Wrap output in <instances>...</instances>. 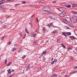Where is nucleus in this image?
<instances>
[{"mask_svg": "<svg viewBox=\"0 0 77 77\" xmlns=\"http://www.w3.org/2000/svg\"><path fill=\"white\" fill-rule=\"evenodd\" d=\"M49 18H51L52 20H55V17L53 15L50 16H49Z\"/></svg>", "mask_w": 77, "mask_h": 77, "instance_id": "8", "label": "nucleus"}, {"mask_svg": "<svg viewBox=\"0 0 77 77\" xmlns=\"http://www.w3.org/2000/svg\"><path fill=\"white\" fill-rule=\"evenodd\" d=\"M66 34L67 35V36L71 35V32H66Z\"/></svg>", "mask_w": 77, "mask_h": 77, "instance_id": "12", "label": "nucleus"}, {"mask_svg": "<svg viewBox=\"0 0 77 77\" xmlns=\"http://www.w3.org/2000/svg\"><path fill=\"white\" fill-rule=\"evenodd\" d=\"M11 64V63H8V64L7 65V66H9Z\"/></svg>", "mask_w": 77, "mask_h": 77, "instance_id": "30", "label": "nucleus"}, {"mask_svg": "<svg viewBox=\"0 0 77 77\" xmlns=\"http://www.w3.org/2000/svg\"><path fill=\"white\" fill-rule=\"evenodd\" d=\"M7 2H9V1H11V0H7Z\"/></svg>", "mask_w": 77, "mask_h": 77, "instance_id": "58", "label": "nucleus"}, {"mask_svg": "<svg viewBox=\"0 0 77 77\" xmlns=\"http://www.w3.org/2000/svg\"><path fill=\"white\" fill-rule=\"evenodd\" d=\"M27 67L29 69L32 68V67H31L30 65H28Z\"/></svg>", "mask_w": 77, "mask_h": 77, "instance_id": "23", "label": "nucleus"}, {"mask_svg": "<svg viewBox=\"0 0 77 77\" xmlns=\"http://www.w3.org/2000/svg\"><path fill=\"white\" fill-rule=\"evenodd\" d=\"M21 50H22V48H20L19 50V51H21Z\"/></svg>", "mask_w": 77, "mask_h": 77, "instance_id": "55", "label": "nucleus"}, {"mask_svg": "<svg viewBox=\"0 0 77 77\" xmlns=\"http://www.w3.org/2000/svg\"><path fill=\"white\" fill-rule=\"evenodd\" d=\"M69 5V4H67V5H66V8H70L71 7V5Z\"/></svg>", "mask_w": 77, "mask_h": 77, "instance_id": "14", "label": "nucleus"}, {"mask_svg": "<svg viewBox=\"0 0 77 77\" xmlns=\"http://www.w3.org/2000/svg\"><path fill=\"white\" fill-rule=\"evenodd\" d=\"M6 18H9V16H8V15H6Z\"/></svg>", "mask_w": 77, "mask_h": 77, "instance_id": "43", "label": "nucleus"}, {"mask_svg": "<svg viewBox=\"0 0 77 77\" xmlns=\"http://www.w3.org/2000/svg\"><path fill=\"white\" fill-rule=\"evenodd\" d=\"M38 43H39V42L38 41H36L34 42V44H35V45H38Z\"/></svg>", "mask_w": 77, "mask_h": 77, "instance_id": "15", "label": "nucleus"}, {"mask_svg": "<svg viewBox=\"0 0 77 77\" xmlns=\"http://www.w3.org/2000/svg\"><path fill=\"white\" fill-rule=\"evenodd\" d=\"M14 0H10V1H11V2H13V1H14Z\"/></svg>", "mask_w": 77, "mask_h": 77, "instance_id": "61", "label": "nucleus"}, {"mask_svg": "<svg viewBox=\"0 0 77 77\" xmlns=\"http://www.w3.org/2000/svg\"><path fill=\"white\" fill-rule=\"evenodd\" d=\"M52 2L53 3H56V1H52Z\"/></svg>", "mask_w": 77, "mask_h": 77, "instance_id": "34", "label": "nucleus"}, {"mask_svg": "<svg viewBox=\"0 0 77 77\" xmlns=\"http://www.w3.org/2000/svg\"><path fill=\"white\" fill-rule=\"evenodd\" d=\"M61 45H62V47L64 48H66V47L63 45V44L62 43L61 44Z\"/></svg>", "mask_w": 77, "mask_h": 77, "instance_id": "19", "label": "nucleus"}, {"mask_svg": "<svg viewBox=\"0 0 77 77\" xmlns=\"http://www.w3.org/2000/svg\"><path fill=\"white\" fill-rule=\"evenodd\" d=\"M19 5H20V4H15V7H16V8H17V6H18Z\"/></svg>", "mask_w": 77, "mask_h": 77, "instance_id": "24", "label": "nucleus"}, {"mask_svg": "<svg viewBox=\"0 0 77 77\" xmlns=\"http://www.w3.org/2000/svg\"><path fill=\"white\" fill-rule=\"evenodd\" d=\"M34 15H35V14H33L32 16L31 17V18H33V17H34Z\"/></svg>", "mask_w": 77, "mask_h": 77, "instance_id": "44", "label": "nucleus"}, {"mask_svg": "<svg viewBox=\"0 0 77 77\" xmlns=\"http://www.w3.org/2000/svg\"><path fill=\"white\" fill-rule=\"evenodd\" d=\"M75 39H76L77 40V38H75Z\"/></svg>", "mask_w": 77, "mask_h": 77, "instance_id": "63", "label": "nucleus"}, {"mask_svg": "<svg viewBox=\"0 0 77 77\" xmlns=\"http://www.w3.org/2000/svg\"><path fill=\"white\" fill-rule=\"evenodd\" d=\"M59 9L60 11L61 12H65L66 11V10L63 7H60L59 8Z\"/></svg>", "mask_w": 77, "mask_h": 77, "instance_id": "4", "label": "nucleus"}, {"mask_svg": "<svg viewBox=\"0 0 77 77\" xmlns=\"http://www.w3.org/2000/svg\"><path fill=\"white\" fill-rule=\"evenodd\" d=\"M53 60V58H51V60L52 61V60Z\"/></svg>", "mask_w": 77, "mask_h": 77, "instance_id": "59", "label": "nucleus"}, {"mask_svg": "<svg viewBox=\"0 0 77 77\" xmlns=\"http://www.w3.org/2000/svg\"><path fill=\"white\" fill-rule=\"evenodd\" d=\"M3 3H3L2 1V2L0 3V5H2V4H3Z\"/></svg>", "mask_w": 77, "mask_h": 77, "instance_id": "49", "label": "nucleus"}, {"mask_svg": "<svg viewBox=\"0 0 77 77\" xmlns=\"http://www.w3.org/2000/svg\"><path fill=\"white\" fill-rule=\"evenodd\" d=\"M51 77H55L54 75L52 74V75L51 76Z\"/></svg>", "mask_w": 77, "mask_h": 77, "instance_id": "54", "label": "nucleus"}, {"mask_svg": "<svg viewBox=\"0 0 77 77\" xmlns=\"http://www.w3.org/2000/svg\"><path fill=\"white\" fill-rule=\"evenodd\" d=\"M54 76V77H57V74H56L55 73H53V74Z\"/></svg>", "mask_w": 77, "mask_h": 77, "instance_id": "25", "label": "nucleus"}, {"mask_svg": "<svg viewBox=\"0 0 77 77\" xmlns=\"http://www.w3.org/2000/svg\"><path fill=\"white\" fill-rule=\"evenodd\" d=\"M29 24L30 25V26H32V23L30 22L29 23Z\"/></svg>", "mask_w": 77, "mask_h": 77, "instance_id": "48", "label": "nucleus"}, {"mask_svg": "<svg viewBox=\"0 0 77 77\" xmlns=\"http://www.w3.org/2000/svg\"><path fill=\"white\" fill-rule=\"evenodd\" d=\"M22 3H23V4H25V3H26V2L25 1H24L22 2Z\"/></svg>", "mask_w": 77, "mask_h": 77, "instance_id": "33", "label": "nucleus"}, {"mask_svg": "<svg viewBox=\"0 0 77 77\" xmlns=\"http://www.w3.org/2000/svg\"><path fill=\"white\" fill-rule=\"evenodd\" d=\"M77 17L76 16H73L72 17V21L71 23L73 24H74V23H76V22H77Z\"/></svg>", "mask_w": 77, "mask_h": 77, "instance_id": "3", "label": "nucleus"}, {"mask_svg": "<svg viewBox=\"0 0 77 77\" xmlns=\"http://www.w3.org/2000/svg\"><path fill=\"white\" fill-rule=\"evenodd\" d=\"M2 22H3V21H2V20H0V23H2Z\"/></svg>", "mask_w": 77, "mask_h": 77, "instance_id": "51", "label": "nucleus"}, {"mask_svg": "<svg viewBox=\"0 0 77 77\" xmlns=\"http://www.w3.org/2000/svg\"><path fill=\"white\" fill-rule=\"evenodd\" d=\"M42 10L45 12H50L51 10L50 9V8L48 7H44L42 8Z\"/></svg>", "mask_w": 77, "mask_h": 77, "instance_id": "2", "label": "nucleus"}, {"mask_svg": "<svg viewBox=\"0 0 77 77\" xmlns=\"http://www.w3.org/2000/svg\"><path fill=\"white\" fill-rule=\"evenodd\" d=\"M54 63V61H53L51 62V65H53Z\"/></svg>", "mask_w": 77, "mask_h": 77, "instance_id": "35", "label": "nucleus"}, {"mask_svg": "<svg viewBox=\"0 0 77 77\" xmlns=\"http://www.w3.org/2000/svg\"><path fill=\"white\" fill-rule=\"evenodd\" d=\"M68 4L66 3H62L60 5L61 6H65L66 7V5H67Z\"/></svg>", "mask_w": 77, "mask_h": 77, "instance_id": "9", "label": "nucleus"}, {"mask_svg": "<svg viewBox=\"0 0 77 77\" xmlns=\"http://www.w3.org/2000/svg\"><path fill=\"white\" fill-rule=\"evenodd\" d=\"M26 32L27 33H28V34H29V31H27Z\"/></svg>", "mask_w": 77, "mask_h": 77, "instance_id": "52", "label": "nucleus"}, {"mask_svg": "<svg viewBox=\"0 0 77 77\" xmlns=\"http://www.w3.org/2000/svg\"><path fill=\"white\" fill-rule=\"evenodd\" d=\"M35 21L36 22H37V23H38V18H37L35 19Z\"/></svg>", "mask_w": 77, "mask_h": 77, "instance_id": "27", "label": "nucleus"}, {"mask_svg": "<svg viewBox=\"0 0 77 77\" xmlns=\"http://www.w3.org/2000/svg\"><path fill=\"white\" fill-rule=\"evenodd\" d=\"M76 72V71H73L72 72V74H74V73Z\"/></svg>", "mask_w": 77, "mask_h": 77, "instance_id": "37", "label": "nucleus"}, {"mask_svg": "<svg viewBox=\"0 0 77 77\" xmlns=\"http://www.w3.org/2000/svg\"><path fill=\"white\" fill-rule=\"evenodd\" d=\"M62 34L63 35H64V36H65V37H66V38H67V37H68V35H66V33H65L63 32H62Z\"/></svg>", "mask_w": 77, "mask_h": 77, "instance_id": "10", "label": "nucleus"}, {"mask_svg": "<svg viewBox=\"0 0 77 77\" xmlns=\"http://www.w3.org/2000/svg\"><path fill=\"white\" fill-rule=\"evenodd\" d=\"M12 71H13V72H14V70H13V69H12Z\"/></svg>", "mask_w": 77, "mask_h": 77, "instance_id": "62", "label": "nucleus"}, {"mask_svg": "<svg viewBox=\"0 0 77 77\" xmlns=\"http://www.w3.org/2000/svg\"><path fill=\"white\" fill-rule=\"evenodd\" d=\"M27 31H28L27 29V28H25V32H27Z\"/></svg>", "mask_w": 77, "mask_h": 77, "instance_id": "42", "label": "nucleus"}, {"mask_svg": "<svg viewBox=\"0 0 77 77\" xmlns=\"http://www.w3.org/2000/svg\"><path fill=\"white\" fill-rule=\"evenodd\" d=\"M42 30H43V32H45V28H43V29H42Z\"/></svg>", "mask_w": 77, "mask_h": 77, "instance_id": "28", "label": "nucleus"}, {"mask_svg": "<svg viewBox=\"0 0 77 77\" xmlns=\"http://www.w3.org/2000/svg\"><path fill=\"white\" fill-rule=\"evenodd\" d=\"M6 63H7V60L6 59L5 60V63L6 64Z\"/></svg>", "mask_w": 77, "mask_h": 77, "instance_id": "36", "label": "nucleus"}, {"mask_svg": "<svg viewBox=\"0 0 77 77\" xmlns=\"http://www.w3.org/2000/svg\"><path fill=\"white\" fill-rule=\"evenodd\" d=\"M54 62H57V59H56V58L54 59V60L53 61Z\"/></svg>", "mask_w": 77, "mask_h": 77, "instance_id": "20", "label": "nucleus"}, {"mask_svg": "<svg viewBox=\"0 0 77 77\" xmlns=\"http://www.w3.org/2000/svg\"><path fill=\"white\" fill-rule=\"evenodd\" d=\"M62 22L64 23H68V22H69L71 21V18L70 17H66V19H63Z\"/></svg>", "mask_w": 77, "mask_h": 77, "instance_id": "1", "label": "nucleus"}, {"mask_svg": "<svg viewBox=\"0 0 77 77\" xmlns=\"http://www.w3.org/2000/svg\"><path fill=\"white\" fill-rule=\"evenodd\" d=\"M46 26H48V27H51V26L50 25V24H48V25H47Z\"/></svg>", "mask_w": 77, "mask_h": 77, "instance_id": "26", "label": "nucleus"}, {"mask_svg": "<svg viewBox=\"0 0 77 77\" xmlns=\"http://www.w3.org/2000/svg\"><path fill=\"white\" fill-rule=\"evenodd\" d=\"M8 45H10V44H11V42H8Z\"/></svg>", "mask_w": 77, "mask_h": 77, "instance_id": "38", "label": "nucleus"}, {"mask_svg": "<svg viewBox=\"0 0 77 77\" xmlns=\"http://www.w3.org/2000/svg\"><path fill=\"white\" fill-rule=\"evenodd\" d=\"M17 46V44L16 43L14 45V46Z\"/></svg>", "mask_w": 77, "mask_h": 77, "instance_id": "53", "label": "nucleus"}, {"mask_svg": "<svg viewBox=\"0 0 77 77\" xmlns=\"http://www.w3.org/2000/svg\"><path fill=\"white\" fill-rule=\"evenodd\" d=\"M26 56L25 55L23 57H22V59H24V58H25V57H26Z\"/></svg>", "mask_w": 77, "mask_h": 77, "instance_id": "40", "label": "nucleus"}, {"mask_svg": "<svg viewBox=\"0 0 77 77\" xmlns=\"http://www.w3.org/2000/svg\"><path fill=\"white\" fill-rule=\"evenodd\" d=\"M75 27L76 28H77V26H75Z\"/></svg>", "mask_w": 77, "mask_h": 77, "instance_id": "64", "label": "nucleus"}, {"mask_svg": "<svg viewBox=\"0 0 77 77\" xmlns=\"http://www.w3.org/2000/svg\"><path fill=\"white\" fill-rule=\"evenodd\" d=\"M75 50H76L77 51V48H75Z\"/></svg>", "mask_w": 77, "mask_h": 77, "instance_id": "57", "label": "nucleus"}, {"mask_svg": "<svg viewBox=\"0 0 77 77\" xmlns=\"http://www.w3.org/2000/svg\"><path fill=\"white\" fill-rule=\"evenodd\" d=\"M25 38H26V37L25 36H24V37L23 38V39H24Z\"/></svg>", "mask_w": 77, "mask_h": 77, "instance_id": "60", "label": "nucleus"}, {"mask_svg": "<svg viewBox=\"0 0 77 77\" xmlns=\"http://www.w3.org/2000/svg\"><path fill=\"white\" fill-rule=\"evenodd\" d=\"M50 24L51 25V26L52 27V26H53V23H50Z\"/></svg>", "mask_w": 77, "mask_h": 77, "instance_id": "31", "label": "nucleus"}, {"mask_svg": "<svg viewBox=\"0 0 77 77\" xmlns=\"http://www.w3.org/2000/svg\"><path fill=\"white\" fill-rule=\"evenodd\" d=\"M19 34L20 35V36H22V33H21V32H20Z\"/></svg>", "mask_w": 77, "mask_h": 77, "instance_id": "41", "label": "nucleus"}, {"mask_svg": "<svg viewBox=\"0 0 77 77\" xmlns=\"http://www.w3.org/2000/svg\"><path fill=\"white\" fill-rule=\"evenodd\" d=\"M76 68H77V66L73 67V69H76Z\"/></svg>", "mask_w": 77, "mask_h": 77, "instance_id": "47", "label": "nucleus"}, {"mask_svg": "<svg viewBox=\"0 0 77 77\" xmlns=\"http://www.w3.org/2000/svg\"><path fill=\"white\" fill-rule=\"evenodd\" d=\"M11 69H8L7 70L8 73L7 74V75L8 76L9 75H10V74H11V73L12 72L11 71Z\"/></svg>", "mask_w": 77, "mask_h": 77, "instance_id": "6", "label": "nucleus"}, {"mask_svg": "<svg viewBox=\"0 0 77 77\" xmlns=\"http://www.w3.org/2000/svg\"><path fill=\"white\" fill-rule=\"evenodd\" d=\"M69 38H71V39H72V40H74V39H75V37L74 36H70L69 37Z\"/></svg>", "mask_w": 77, "mask_h": 77, "instance_id": "13", "label": "nucleus"}, {"mask_svg": "<svg viewBox=\"0 0 77 77\" xmlns=\"http://www.w3.org/2000/svg\"><path fill=\"white\" fill-rule=\"evenodd\" d=\"M29 69L28 68V67L26 68V71H29Z\"/></svg>", "mask_w": 77, "mask_h": 77, "instance_id": "32", "label": "nucleus"}, {"mask_svg": "<svg viewBox=\"0 0 77 77\" xmlns=\"http://www.w3.org/2000/svg\"><path fill=\"white\" fill-rule=\"evenodd\" d=\"M2 2L3 3H5V0L0 1V2Z\"/></svg>", "mask_w": 77, "mask_h": 77, "instance_id": "29", "label": "nucleus"}, {"mask_svg": "<svg viewBox=\"0 0 77 77\" xmlns=\"http://www.w3.org/2000/svg\"><path fill=\"white\" fill-rule=\"evenodd\" d=\"M68 48V50L69 51V50H71V48L69 47Z\"/></svg>", "mask_w": 77, "mask_h": 77, "instance_id": "39", "label": "nucleus"}, {"mask_svg": "<svg viewBox=\"0 0 77 77\" xmlns=\"http://www.w3.org/2000/svg\"><path fill=\"white\" fill-rule=\"evenodd\" d=\"M72 13L73 14H77V12L73 11Z\"/></svg>", "mask_w": 77, "mask_h": 77, "instance_id": "18", "label": "nucleus"}, {"mask_svg": "<svg viewBox=\"0 0 77 77\" xmlns=\"http://www.w3.org/2000/svg\"><path fill=\"white\" fill-rule=\"evenodd\" d=\"M3 27L4 28H5V27H6V25H4L3 26Z\"/></svg>", "mask_w": 77, "mask_h": 77, "instance_id": "50", "label": "nucleus"}, {"mask_svg": "<svg viewBox=\"0 0 77 77\" xmlns=\"http://www.w3.org/2000/svg\"><path fill=\"white\" fill-rule=\"evenodd\" d=\"M65 15H66V13L65 12H62L60 14V17L62 18L64 17V16H65Z\"/></svg>", "mask_w": 77, "mask_h": 77, "instance_id": "5", "label": "nucleus"}, {"mask_svg": "<svg viewBox=\"0 0 77 77\" xmlns=\"http://www.w3.org/2000/svg\"><path fill=\"white\" fill-rule=\"evenodd\" d=\"M69 26L70 27H73V25L72 24H69Z\"/></svg>", "mask_w": 77, "mask_h": 77, "instance_id": "21", "label": "nucleus"}, {"mask_svg": "<svg viewBox=\"0 0 77 77\" xmlns=\"http://www.w3.org/2000/svg\"><path fill=\"white\" fill-rule=\"evenodd\" d=\"M72 7H73V8H75V7H77V5L75 4H72Z\"/></svg>", "mask_w": 77, "mask_h": 77, "instance_id": "11", "label": "nucleus"}, {"mask_svg": "<svg viewBox=\"0 0 77 77\" xmlns=\"http://www.w3.org/2000/svg\"><path fill=\"white\" fill-rule=\"evenodd\" d=\"M43 60H45V57H43Z\"/></svg>", "mask_w": 77, "mask_h": 77, "instance_id": "45", "label": "nucleus"}, {"mask_svg": "<svg viewBox=\"0 0 77 77\" xmlns=\"http://www.w3.org/2000/svg\"><path fill=\"white\" fill-rule=\"evenodd\" d=\"M4 38H5V36L2 37L1 38L2 40H3V39H4Z\"/></svg>", "mask_w": 77, "mask_h": 77, "instance_id": "46", "label": "nucleus"}, {"mask_svg": "<svg viewBox=\"0 0 77 77\" xmlns=\"http://www.w3.org/2000/svg\"><path fill=\"white\" fill-rule=\"evenodd\" d=\"M47 53V50H45L44 51H43L42 53V54L43 55L45 54H46Z\"/></svg>", "mask_w": 77, "mask_h": 77, "instance_id": "16", "label": "nucleus"}, {"mask_svg": "<svg viewBox=\"0 0 77 77\" xmlns=\"http://www.w3.org/2000/svg\"><path fill=\"white\" fill-rule=\"evenodd\" d=\"M65 77H68V75H65Z\"/></svg>", "mask_w": 77, "mask_h": 77, "instance_id": "56", "label": "nucleus"}, {"mask_svg": "<svg viewBox=\"0 0 77 77\" xmlns=\"http://www.w3.org/2000/svg\"><path fill=\"white\" fill-rule=\"evenodd\" d=\"M53 33L54 34H55V33H57V32L56 30H54L53 31Z\"/></svg>", "mask_w": 77, "mask_h": 77, "instance_id": "17", "label": "nucleus"}, {"mask_svg": "<svg viewBox=\"0 0 77 77\" xmlns=\"http://www.w3.org/2000/svg\"><path fill=\"white\" fill-rule=\"evenodd\" d=\"M17 50V48H13V49L12 50V51H15V50Z\"/></svg>", "mask_w": 77, "mask_h": 77, "instance_id": "22", "label": "nucleus"}, {"mask_svg": "<svg viewBox=\"0 0 77 77\" xmlns=\"http://www.w3.org/2000/svg\"><path fill=\"white\" fill-rule=\"evenodd\" d=\"M30 36L31 37H35L36 34L34 32H32L30 34Z\"/></svg>", "mask_w": 77, "mask_h": 77, "instance_id": "7", "label": "nucleus"}]
</instances>
